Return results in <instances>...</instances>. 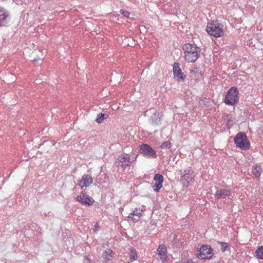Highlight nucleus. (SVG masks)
<instances>
[{
    "label": "nucleus",
    "mask_w": 263,
    "mask_h": 263,
    "mask_svg": "<svg viewBox=\"0 0 263 263\" xmlns=\"http://www.w3.org/2000/svg\"><path fill=\"white\" fill-rule=\"evenodd\" d=\"M120 13L125 17H128L130 14L129 12L128 11L124 9H121L120 10Z\"/></svg>",
    "instance_id": "nucleus-24"
},
{
    "label": "nucleus",
    "mask_w": 263,
    "mask_h": 263,
    "mask_svg": "<svg viewBox=\"0 0 263 263\" xmlns=\"http://www.w3.org/2000/svg\"><path fill=\"white\" fill-rule=\"evenodd\" d=\"M170 145L171 143L169 141H165L161 144L160 147L163 149L166 147H170Z\"/></svg>",
    "instance_id": "nucleus-25"
},
{
    "label": "nucleus",
    "mask_w": 263,
    "mask_h": 263,
    "mask_svg": "<svg viewBox=\"0 0 263 263\" xmlns=\"http://www.w3.org/2000/svg\"><path fill=\"white\" fill-rule=\"evenodd\" d=\"M105 115L104 114H100L98 115V117L96 120V122L98 123H102L103 120L106 118L105 117Z\"/></svg>",
    "instance_id": "nucleus-22"
},
{
    "label": "nucleus",
    "mask_w": 263,
    "mask_h": 263,
    "mask_svg": "<svg viewBox=\"0 0 263 263\" xmlns=\"http://www.w3.org/2000/svg\"><path fill=\"white\" fill-rule=\"evenodd\" d=\"M157 251L158 252V256L160 257V259L163 262L168 260L167 254H166V253H167L166 248L164 244L159 245Z\"/></svg>",
    "instance_id": "nucleus-14"
},
{
    "label": "nucleus",
    "mask_w": 263,
    "mask_h": 263,
    "mask_svg": "<svg viewBox=\"0 0 263 263\" xmlns=\"http://www.w3.org/2000/svg\"><path fill=\"white\" fill-rule=\"evenodd\" d=\"M80 189L76 186L73 189V197L74 199L82 205L90 206L93 202L94 200L92 198L89 197L85 192L81 191L80 194H78Z\"/></svg>",
    "instance_id": "nucleus-3"
},
{
    "label": "nucleus",
    "mask_w": 263,
    "mask_h": 263,
    "mask_svg": "<svg viewBox=\"0 0 263 263\" xmlns=\"http://www.w3.org/2000/svg\"><path fill=\"white\" fill-rule=\"evenodd\" d=\"M217 243L221 246L220 249L222 252H224L227 248L228 247V245L227 242H221V241H217Z\"/></svg>",
    "instance_id": "nucleus-23"
},
{
    "label": "nucleus",
    "mask_w": 263,
    "mask_h": 263,
    "mask_svg": "<svg viewBox=\"0 0 263 263\" xmlns=\"http://www.w3.org/2000/svg\"><path fill=\"white\" fill-rule=\"evenodd\" d=\"M194 180V176L189 170H185L184 174L181 177V181L184 185H187Z\"/></svg>",
    "instance_id": "nucleus-11"
},
{
    "label": "nucleus",
    "mask_w": 263,
    "mask_h": 263,
    "mask_svg": "<svg viewBox=\"0 0 263 263\" xmlns=\"http://www.w3.org/2000/svg\"><path fill=\"white\" fill-rule=\"evenodd\" d=\"M206 30L210 35L215 37H221L224 34V26L216 21L208 23Z\"/></svg>",
    "instance_id": "nucleus-2"
},
{
    "label": "nucleus",
    "mask_w": 263,
    "mask_h": 263,
    "mask_svg": "<svg viewBox=\"0 0 263 263\" xmlns=\"http://www.w3.org/2000/svg\"><path fill=\"white\" fill-rule=\"evenodd\" d=\"M162 117V114L161 112H156L154 114V116L152 117L153 122L155 124H159L160 122V120Z\"/></svg>",
    "instance_id": "nucleus-20"
},
{
    "label": "nucleus",
    "mask_w": 263,
    "mask_h": 263,
    "mask_svg": "<svg viewBox=\"0 0 263 263\" xmlns=\"http://www.w3.org/2000/svg\"><path fill=\"white\" fill-rule=\"evenodd\" d=\"M154 180L155 182V184L153 186L154 191L155 192H158L162 187L163 176L160 174H156L155 175Z\"/></svg>",
    "instance_id": "nucleus-12"
},
{
    "label": "nucleus",
    "mask_w": 263,
    "mask_h": 263,
    "mask_svg": "<svg viewBox=\"0 0 263 263\" xmlns=\"http://www.w3.org/2000/svg\"><path fill=\"white\" fill-rule=\"evenodd\" d=\"M137 254L135 249L131 248L128 254L129 260L127 261L128 263L131 262L137 259Z\"/></svg>",
    "instance_id": "nucleus-19"
},
{
    "label": "nucleus",
    "mask_w": 263,
    "mask_h": 263,
    "mask_svg": "<svg viewBox=\"0 0 263 263\" xmlns=\"http://www.w3.org/2000/svg\"><path fill=\"white\" fill-rule=\"evenodd\" d=\"M234 143L237 147L246 150L249 148L250 143L245 134L239 133L234 139Z\"/></svg>",
    "instance_id": "nucleus-6"
},
{
    "label": "nucleus",
    "mask_w": 263,
    "mask_h": 263,
    "mask_svg": "<svg viewBox=\"0 0 263 263\" xmlns=\"http://www.w3.org/2000/svg\"><path fill=\"white\" fill-rule=\"evenodd\" d=\"M139 151L145 157L149 158L155 159L157 155L155 151L148 144H142L139 146Z\"/></svg>",
    "instance_id": "nucleus-7"
},
{
    "label": "nucleus",
    "mask_w": 263,
    "mask_h": 263,
    "mask_svg": "<svg viewBox=\"0 0 263 263\" xmlns=\"http://www.w3.org/2000/svg\"><path fill=\"white\" fill-rule=\"evenodd\" d=\"M262 168L261 165L255 164L252 168V173L255 178H259L262 173Z\"/></svg>",
    "instance_id": "nucleus-16"
},
{
    "label": "nucleus",
    "mask_w": 263,
    "mask_h": 263,
    "mask_svg": "<svg viewBox=\"0 0 263 263\" xmlns=\"http://www.w3.org/2000/svg\"><path fill=\"white\" fill-rule=\"evenodd\" d=\"M182 49L187 62H195L198 59L201 50L195 44L186 43L183 45Z\"/></svg>",
    "instance_id": "nucleus-1"
},
{
    "label": "nucleus",
    "mask_w": 263,
    "mask_h": 263,
    "mask_svg": "<svg viewBox=\"0 0 263 263\" xmlns=\"http://www.w3.org/2000/svg\"><path fill=\"white\" fill-rule=\"evenodd\" d=\"M142 215V211L140 209H135L133 212L129 214L128 217L132 218L134 221H138L139 220Z\"/></svg>",
    "instance_id": "nucleus-17"
},
{
    "label": "nucleus",
    "mask_w": 263,
    "mask_h": 263,
    "mask_svg": "<svg viewBox=\"0 0 263 263\" xmlns=\"http://www.w3.org/2000/svg\"><path fill=\"white\" fill-rule=\"evenodd\" d=\"M173 74L174 78L178 82H183L186 78L179 67L178 63H175L173 65Z\"/></svg>",
    "instance_id": "nucleus-9"
},
{
    "label": "nucleus",
    "mask_w": 263,
    "mask_h": 263,
    "mask_svg": "<svg viewBox=\"0 0 263 263\" xmlns=\"http://www.w3.org/2000/svg\"><path fill=\"white\" fill-rule=\"evenodd\" d=\"M232 194L231 190L227 189H221L217 190L214 194L215 199H226Z\"/></svg>",
    "instance_id": "nucleus-10"
},
{
    "label": "nucleus",
    "mask_w": 263,
    "mask_h": 263,
    "mask_svg": "<svg viewBox=\"0 0 263 263\" xmlns=\"http://www.w3.org/2000/svg\"><path fill=\"white\" fill-rule=\"evenodd\" d=\"M238 91L237 88L233 87L228 91L224 102L229 105H234L239 100Z\"/></svg>",
    "instance_id": "nucleus-4"
},
{
    "label": "nucleus",
    "mask_w": 263,
    "mask_h": 263,
    "mask_svg": "<svg viewBox=\"0 0 263 263\" xmlns=\"http://www.w3.org/2000/svg\"><path fill=\"white\" fill-rule=\"evenodd\" d=\"M255 254L258 258L263 259V246L259 247L256 249Z\"/></svg>",
    "instance_id": "nucleus-21"
},
{
    "label": "nucleus",
    "mask_w": 263,
    "mask_h": 263,
    "mask_svg": "<svg viewBox=\"0 0 263 263\" xmlns=\"http://www.w3.org/2000/svg\"><path fill=\"white\" fill-rule=\"evenodd\" d=\"M114 254V252L111 250L108 249L103 252L102 258L104 261H107L112 259Z\"/></svg>",
    "instance_id": "nucleus-18"
},
{
    "label": "nucleus",
    "mask_w": 263,
    "mask_h": 263,
    "mask_svg": "<svg viewBox=\"0 0 263 263\" xmlns=\"http://www.w3.org/2000/svg\"><path fill=\"white\" fill-rule=\"evenodd\" d=\"M99 228V224L98 223H96L95 225L94 226V228L93 229V232H96L98 230Z\"/></svg>",
    "instance_id": "nucleus-26"
},
{
    "label": "nucleus",
    "mask_w": 263,
    "mask_h": 263,
    "mask_svg": "<svg viewBox=\"0 0 263 263\" xmlns=\"http://www.w3.org/2000/svg\"><path fill=\"white\" fill-rule=\"evenodd\" d=\"M185 263H198L194 262L192 259H187Z\"/></svg>",
    "instance_id": "nucleus-27"
},
{
    "label": "nucleus",
    "mask_w": 263,
    "mask_h": 263,
    "mask_svg": "<svg viewBox=\"0 0 263 263\" xmlns=\"http://www.w3.org/2000/svg\"><path fill=\"white\" fill-rule=\"evenodd\" d=\"M9 14L8 12L0 7V27L5 26L8 22Z\"/></svg>",
    "instance_id": "nucleus-13"
},
{
    "label": "nucleus",
    "mask_w": 263,
    "mask_h": 263,
    "mask_svg": "<svg viewBox=\"0 0 263 263\" xmlns=\"http://www.w3.org/2000/svg\"><path fill=\"white\" fill-rule=\"evenodd\" d=\"M213 249L208 245H203L197 248L196 256L200 259H210L213 256Z\"/></svg>",
    "instance_id": "nucleus-5"
},
{
    "label": "nucleus",
    "mask_w": 263,
    "mask_h": 263,
    "mask_svg": "<svg viewBox=\"0 0 263 263\" xmlns=\"http://www.w3.org/2000/svg\"><path fill=\"white\" fill-rule=\"evenodd\" d=\"M84 263H90V260L87 258H85Z\"/></svg>",
    "instance_id": "nucleus-28"
},
{
    "label": "nucleus",
    "mask_w": 263,
    "mask_h": 263,
    "mask_svg": "<svg viewBox=\"0 0 263 263\" xmlns=\"http://www.w3.org/2000/svg\"><path fill=\"white\" fill-rule=\"evenodd\" d=\"M130 162V159L127 157V154L123 156H120L118 158V167L121 166L122 167V170H124L125 168L128 166Z\"/></svg>",
    "instance_id": "nucleus-15"
},
{
    "label": "nucleus",
    "mask_w": 263,
    "mask_h": 263,
    "mask_svg": "<svg viewBox=\"0 0 263 263\" xmlns=\"http://www.w3.org/2000/svg\"><path fill=\"white\" fill-rule=\"evenodd\" d=\"M77 186H79L81 189L84 187H87L90 185L93 182V179L91 176L89 175L84 174L81 178L78 179Z\"/></svg>",
    "instance_id": "nucleus-8"
}]
</instances>
